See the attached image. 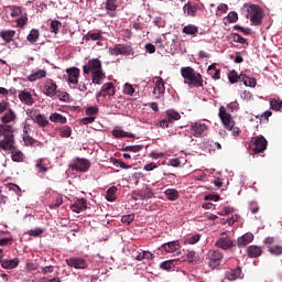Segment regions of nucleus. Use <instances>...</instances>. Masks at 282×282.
Here are the masks:
<instances>
[{"label":"nucleus","mask_w":282,"mask_h":282,"mask_svg":"<svg viewBox=\"0 0 282 282\" xmlns=\"http://www.w3.org/2000/svg\"><path fill=\"white\" fill-rule=\"evenodd\" d=\"M99 109L96 106H91L88 107L85 111L86 116L90 117V118H95V116H97Z\"/></svg>","instance_id":"nucleus-51"},{"label":"nucleus","mask_w":282,"mask_h":282,"mask_svg":"<svg viewBox=\"0 0 282 282\" xmlns=\"http://www.w3.org/2000/svg\"><path fill=\"white\" fill-rule=\"evenodd\" d=\"M191 133L194 138H204L208 133V126L206 123L196 122L191 124Z\"/></svg>","instance_id":"nucleus-11"},{"label":"nucleus","mask_w":282,"mask_h":282,"mask_svg":"<svg viewBox=\"0 0 282 282\" xmlns=\"http://www.w3.org/2000/svg\"><path fill=\"white\" fill-rule=\"evenodd\" d=\"M104 8L108 14V17H110V19H116V17H118V12H116V10H118V0H106V2L104 3Z\"/></svg>","instance_id":"nucleus-14"},{"label":"nucleus","mask_w":282,"mask_h":282,"mask_svg":"<svg viewBox=\"0 0 282 282\" xmlns=\"http://www.w3.org/2000/svg\"><path fill=\"white\" fill-rule=\"evenodd\" d=\"M180 259H173V260H166L160 263V269L161 270H171L172 268H175L177 265Z\"/></svg>","instance_id":"nucleus-33"},{"label":"nucleus","mask_w":282,"mask_h":282,"mask_svg":"<svg viewBox=\"0 0 282 282\" xmlns=\"http://www.w3.org/2000/svg\"><path fill=\"white\" fill-rule=\"evenodd\" d=\"M226 109H228V111H238L239 109V102L237 101H231L227 105V107H225Z\"/></svg>","instance_id":"nucleus-58"},{"label":"nucleus","mask_w":282,"mask_h":282,"mask_svg":"<svg viewBox=\"0 0 282 282\" xmlns=\"http://www.w3.org/2000/svg\"><path fill=\"white\" fill-rule=\"evenodd\" d=\"M198 10H202V8L197 3L192 4L191 2H188L183 7V12L187 14V17H197Z\"/></svg>","instance_id":"nucleus-21"},{"label":"nucleus","mask_w":282,"mask_h":282,"mask_svg":"<svg viewBox=\"0 0 282 282\" xmlns=\"http://www.w3.org/2000/svg\"><path fill=\"white\" fill-rule=\"evenodd\" d=\"M249 210L252 213V215H257L259 213V205L257 203H250Z\"/></svg>","instance_id":"nucleus-61"},{"label":"nucleus","mask_w":282,"mask_h":282,"mask_svg":"<svg viewBox=\"0 0 282 282\" xmlns=\"http://www.w3.org/2000/svg\"><path fill=\"white\" fill-rule=\"evenodd\" d=\"M247 254L250 259H258L263 254V249L259 246L251 245L247 248Z\"/></svg>","instance_id":"nucleus-23"},{"label":"nucleus","mask_w":282,"mask_h":282,"mask_svg":"<svg viewBox=\"0 0 282 282\" xmlns=\"http://www.w3.org/2000/svg\"><path fill=\"white\" fill-rule=\"evenodd\" d=\"M228 21H229V23H237V21H239V14H237V11L229 12Z\"/></svg>","instance_id":"nucleus-57"},{"label":"nucleus","mask_w":282,"mask_h":282,"mask_svg":"<svg viewBox=\"0 0 282 282\" xmlns=\"http://www.w3.org/2000/svg\"><path fill=\"white\" fill-rule=\"evenodd\" d=\"M56 89H57L56 83L51 82L50 84L45 85L44 94L52 98L56 95Z\"/></svg>","instance_id":"nucleus-34"},{"label":"nucleus","mask_w":282,"mask_h":282,"mask_svg":"<svg viewBox=\"0 0 282 282\" xmlns=\"http://www.w3.org/2000/svg\"><path fill=\"white\" fill-rule=\"evenodd\" d=\"M240 83H243L246 87H257V79L246 76V74H240Z\"/></svg>","instance_id":"nucleus-32"},{"label":"nucleus","mask_w":282,"mask_h":282,"mask_svg":"<svg viewBox=\"0 0 282 282\" xmlns=\"http://www.w3.org/2000/svg\"><path fill=\"white\" fill-rule=\"evenodd\" d=\"M29 235L30 237H41V235H43V229L42 228L31 229L29 230Z\"/></svg>","instance_id":"nucleus-60"},{"label":"nucleus","mask_w":282,"mask_h":282,"mask_svg":"<svg viewBox=\"0 0 282 282\" xmlns=\"http://www.w3.org/2000/svg\"><path fill=\"white\" fill-rule=\"evenodd\" d=\"M84 74H95L96 72H102V62L98 58L88 61V64L83 67Z\"/></svg>","instance_id":"nucleus-12"},{"label":"nucleus","mask_w":282,"mask_h":282,"mask_svg":"<svg viewBox=\"0 0 282 282\" xmlns=\"http://www.w3.org/2000/svg\"><path fill=\"white\" fill-rule=\"evenodd\" d=\"M269 252L274 254L275 257H281L282 254V246L275 245L269 248Z\"/></svg>","instance_id":"nucleus-49"},{"label":"nucleus","mask_w":282,"mask_h":282,"mask_svg":"<svg viewBox=\"0 0 282 282\" xmlns=\"http://www.w3.org/2000/svg\"><path fill=\"white\" fill-rule=\"evenodd\" d=\"M26 116L31 118L35 124L41 127V129H45V127L50 126V120H47V117H45V115H41L39 110L28 109Z\"/></svg>","instance_id":"nucleus-4"},{"label":"nucleus","mask_w":282,"mask_h":282,"mask_svg":"<svg viewBox=\"0 0 282 282\" xmlns=\"http://www.w3.org/2000/svg\"><path fill=\"white\" fill-rule=\"evenodd\" d=\"M234 43H240V45H248V40L241 36L239 33L231 34Z\"/></svg>","instance_id":"nucleus-44"},{"label":"nucleus","mask_w":282,"mask_h":282,"mask_svg":"<svg viewBox=\"0 0 282 282\" xmlns=\"http://www.w3.org/2000/svg\"><path fill=\"white\" fill-rule=\"evenodd\" d=\"M145 52H148V54H155V45L151 43L145 44Z\"/></svg>","instance_id":"nucleus-63"},{"label":"nucleus","mask_w":282,"mask_h":282,"mask_svg":"<svg viewBox=\"0 0 282 282\" xmlns=\"http://www.w3.org/2000/svg\"><path fill=\"white\" fill-rule=\"evenodd\" d=\"M162 248L165 250V252H176V254H181L180 252V242L177 241H171L162 246Z\"/></svg>","instance_id":"nucleus-25"},{"label":"nucleus","mask_w":282,"mask_h":282,"mask_svg":"<svg viewBox=\"0 0 282 282\" xmlns=\"http://www.w3.org/2000/svg\"><path fill=\"white\" fill-rule=\"evenodd\" d=\"M17 35V31L14 30H4L0 32V39L6 43H11L12 39Z\"/></svg>","instance_id":"nucleus-28"},{"label":"nucleus","mask_w":282,"mask_h":282,"mask_svg":"<svg viewBox=\"0 0 282 282\" xmlns=\"http://www.w3.org/2000/svg\"><path fill=\"white\" fill-rule=\"evenodd\" d=\"M216 248H220V250H230L235 248V240L228 237V231L221 232L218 240L215 242Z\"/></svg>","instance_id":"nucleus-10"},{"label":"nucleus","mask_w":282,"mask_h":282,"mask_svg":"<svg viewBox=\"0 0 282 282\" xmlns=\"http://www.w3.org/2000/svg\"><path fill=\"white\" fill-rule=\"evenodd\" d=\"M225 279L228 281H237V279H241V268L238 267L236 269H231L225 273Z\"/></svg>","instance_id":"nucleus-24"},{"label":"nucleus","mask_w":282,"mask_h":282,"mask_svg":"<svg viewBox=\"0 0 282 282\" xmlns=\"http://www.w3.org/2000/svg\"><path fill=\"white\" fill-rule=\"evenodd\" d=\"M72 171H79L80 173H87L91 169V162L87 159L76 158L73 163L69 164Z\"/></svg>","instance_id":"nucleus-9"},{"label":"nucleus","mask_w":282,"mask_h":282,"mask_svg":"<svg viewBox=\"0 0 282 282\" xmlns=\"http://www.w3.org/2000/svg\"><path fill=\"white\" fill-rule=\"evenodd\" d=\"M15 118H17V115L14 113V111L10 110L6 112V115L1 118V122L3 127H9L8 124H10V122H13Z\"/></svg>","instance_id":"nucleus-31"},{"label":"nucleus","mask_w":282,"mask_h":282,"mask_svg":"<svg viewBox=\"0 0 282 282\" xmlns=\"http://www.w3.org/2000/svg\"><path fill=\"white\" fill-rule=\"evenodd\" d=\"M123 94L127 96H133V94H135V88H133V85L127 83L123 86Z\"/></svg>","instance_id":"nucleus-50"},{"label":"nucleus","mask_w":282,"mask_h":282,"mask_svg":"<svg viewBox=\"0 0 282 282\" xmlns=\"http://www.w3.org/2000/svg\"><path fill=\"white\" fill-rule=\"evenodd\" d=\"M61 138H69L72 135V128L69 126H64L59 129Z\"/></svg>","instance_id":"nucleus-48"},{"label":"nucleus","mask_w":282,"mask_h":282,"mask_svg":"<svg viewBox=\"0 0 282 282\" xmlns=\"http://www.w3.org/2000/svg\"><path fill=\"white\" fill-rule=\"evenodd\" d=\"M132 198L134 199V202H138V199L144 200V195L142 193V189L133 191L132 192Z\"/></svg>","instance_id":"nucleus-56"},{"label":"nucleus","mask_w":282,"mask_h":282,"mask_svg":"<svg viewBox=\"0 0 282 282\" xmlns=\"http://www.w3.org/2000/svg\"><path fill=\"white\" fill-rule=\"evenodd\" d=\"M10 10H11V17L14 19L17 17H21V7H17V6H13V7H10Z\"/></svg>","instance_id":"nucleus-54"},{"label":"nucleus","mask_w":282,"mask_h":282,"mask_svg":"<svg viewBox=\"0 0 282 282\" xmlns=\"http://www.w3.org/2000/svg\"><path fill=\"white\" fill-rule=\"evenodd\" d=\"M93 74V84L94 85H100L101 80H105V78H107V75H105V73L102 70H98L96 73H91Z\"/></svg>","instance_id":"nucleus-36"},{"label":"nucleus","mask_w":282,"mask_h":282,"mask_svg":"<svg viewBox=\"0 0 282 282\" xmlns=\"http://www.w3.org/2000/svg\"><path fill=\"white\" fill-rule=\"evenodd\" d=\"M135 219L134 214L126 215L121 217V223L126 224V226H129L133 220Z\"/></svg>","instance_id":"nucleus-53"},{"label":"nucleus","mask_w":282,"mask_h":282,"mask_svg":"<svg viewBox=\"0 0 282 282\" xmlns=\"http://www.w3.org/2000/svg\"><path fill=\"white\" fill-rule=\"evenodd\" d=\"M118 193V187L111 186L108 188L106 194L107 202H116V194Z\"/></svg>","instance_id":"nucleus-41"},{"label":"nucleus","mask_w":282,"mask_h":282,"mask_svg":"<svg viewBox=\"0 0 282 282\" xmlns=\"http://www.w3.org/2000/svg\"><path fill=\"white\" fill-rule=\"evenodd\" d=\"M65 261L69 268H75V270H87L88 264L86 259L73 257Z\"/></svg>","instance_id":"nucleus-13"},{"label":"nucleus","mask_w":282,"mask_h":282,"mask_svg":"<svg viewBox=\"0 0 282 282\" xmlns=\"http://www.w3.org/2000/svg\"><path fill=\"white\" fill-rule=\"evenodd\" d=\"M165 91L166 87H164V79H162V77H156L155 87L153 89L155 98H162Z\"/></svg>","instance_id":"nucleus-17"},{"label":"nucleus","mask_w":282,"mask_h":282,"mask_svg":"<svg viewBox=\"0 0 282 282\" xmlns=\"http://www.w3.org/2000/svg\"><path fill=\"white\" fill-rule=\"evenodd\" d=\"M141 149H143L142 145H127L122 148V151H130L131 153H140Z\"/></svg>","instance_id":"nucleus-52"},{"label":"nucleus","mask_w":282,"mask_h":282,"mask_svg":"<svg viewBox=\"0 0 282 282\" xmlns=\"http://www.w3.org/2000/svg\"><path fill=\"white\" fill-rule=\"evenodd\" d=\"M9 191H13V193L21 195V187L17 184H9Z\"/></svg>","instance_id":"nucleus-62"},{"label":"nucleus","mask_w":282,"mask_h":282,"mask_svg":"<svg viewBox=\"0 0 282 282\" xmlns=\"http://www.w3.org/2000/svg\"><path fill=\"white\" fill-rule=\"evenodd\" d=\"M164 195L166 199H169L170 202H175L180 199V192L175 188L165 189Z\"/></svg>","instance_id":"nucleus-29"},{"label":"nucleus","mask_w":282,"mask_h":282,"mask_svg":"<svg viewBox=\"0 0 282 282\" xmlns=\"http://www.w3.org/2000/svg\"><path fill=\"white\" fill-rule=\"evenodd\" d=\"M68 75V83L72 85H78V78L80 77V69L77 67H70L66 69Z\"/></svg>","instance_id":"nucleus-18"},{"label":"nucleus","mask_w":282,"mask_h":282,"mask_svg":"<svg viewBox=\"0 0 282 282\" xmlns=\"http://www.w3.org/2000/svg\"><path fill=\"white\" fill-rule=\"evenodd\" d=\"M19 258H13L11 260H3L1 262V268H3L4 270H14V268L19 267Z\"/></svg>","instance_id":"nucleus-26"},{"label":"nucleus","mask_w":282,"mask_h":282,"mask_svg":"<svg viewBox=\"0 0 282 282\" xmlns=\"http://www.w3.org/2000/svg\"><path fill=\"white\" fill-rule=\"evenodd\" d=\"M265 149H268V140L264 137H254L252 151L254 153H263Z\"/></svg>","instance_id":"nucleus-15"},{"label":"nucleus","mask_w":282,"mask_h":282,"mask_svg":"<svg viewBox=\"0 0 282 282\" xmlns=\"http://www.w3.org/2000/svg\"><path fill=\"white\" fill-rule=\"evenodd\" d=\"M111 56H133L135 52L129 44H117L115 47L109 48Z\"/></svg>","instance_id":"nucleus-6"},{"label":"nucleus","mask_w":282,"mask_h":282,"mask_svg":"<svg viewBox=\"0 0 282 282\" xmlns=\"http://www.w3.org/2000/svg\"><path fill=\"white\" fill-rule=\"evenodd\" d=\"M183 34H187L188 36H197L199 32V28L195 24H188L182 29Z\"/></svg>","instance_id":"nucleus-30"},{"label":"nucleus","mask_w":282,"mask_h":282,"mask_svg":"<svg viewBox=\"0 0 282 282\" xmlns=\"http://www.w3.org/2000/svg\"><path fill=\"white\" fill-rule=\"evenodd\" d=\"M181 76L184 78V84L188 85V87H194L196 89L204 87V76L191 66L182 67Z\"/></svg>","instance_id":"nucleus-2"},{"label":"nucleus","mask_w":282,"mask_h":282,"mask_svg":"<svg viewBox=\"0 0 282 282\" xmlns=\"http://www.w3.org/2000/svg\"><path fill=\"white\" fill-rule=\"evenodd\" d=\"M48 120H51V122H59V124H66L67 123V118L61 113H52L48 117Z\"/></svg>","instance_id":"nucleus-35"},{"label":"nucleus","mask_w":282,"mask_h":282,"mask_svg":"<svg viewBox=\"0 0 282 282\" xmlns=\"http://www.w3.org/2000/svg\"><path fill=\"white\" fill-rule=\"evenodd\" d=\"M84 41H102V34H100V32H88L86 35H84Z\"/></svg>","instance_id":"nucleus-40"},{"label":"nucleus","mask_w":282,"mask_h":282,"mask_svg":"<svg viewBox=\"0 0 282 282\" xmlns=\"http://www.w3.org/2000/svg\"><path fill=\"white\" fill-rule=\"evenodd\" d=\"M199 239H202V235L196 234L192 237L186 238L185 243H188L189 246H195V243L199 242Z\"/></svg>","instance_id":"nucleus-47"},{"label":"nucleus","mask_w":282,"mask_h":282,"mask_svg":"<svg viewBox=\"0 0 282 282\" xmlns=\"http://www.w3.org/2000/svg\"><path fill=\"white\" fill-rule=\"evenodd\" d=\"M45 76H47V70L40 69L29 75L26 78L29 83H35V80H41V78H45Z\"/></svg>","instance_id":"nucleus-27"},{"label":"nucleus","mask_w":282,"mask_h":282,"mask_svg":"<svg viewBox=\"0 0 282 282\" xmlns=\"http://www.w3.org/2000/svg\"><path fill=\"white\" fill-rule=\"evenodd\" d=\"M165 113H166V117L160 121V127H162V129H169V127H173V122L182 118L180 112H177L174 109H169L166 110Z\"/></svg>","instance_id":"nucleus-8"},{"label":"nucleus","mask_w":282,"mask_h":282,"mask_svg":"<svg viewBox=\"0 0 282 282\" xmlns=\"http://www.w3.org/2000/svg\"><path fill=\"white\" fill-rule=\"evenodd\" d=\"M70 210H73V213H77V214L87 210V199H85V198L77 199L70 206Z\"/></svg>","instance_id":"nucleus-19"},{"label":"nucleus","mask_w":282,"mask_h":282,"mask_svg":"<svg viewBox=\"0 0 282 282\" xmlns=\"http://www.w3.org/2000/svg\"><path fill=\"white\" fill-rule=\"evenodd\" d=\"M59 206H63V197L62 196H56L53 202L50 204V208L52 210L59 208Z\"/></svg>","instance_id":"nucleus-45"},{"label":"nucleus","mask_w":282,"mask_h":282,"mask_svg":"<svg viewBox=\"0 0 282 282\" xmlns=\"http://www.w3.org/2000/svg\"><path fill=\"white\" fill-rule=\"evenodd\" d=\"M0 138H3L0 140V149L11 152L12 162H24L25 154L14 147V131L12 130V126L0 124Z\"/></svg>","instance_id":"nucleus-1"},{"label":"nucleus","mask_w":282,"mask_h":282,"mask_svg":"<svg viewBox=\"0 0 282 282\" xmlns=\"http://www.w3.org/2000/svg\"><path fill=\"white\" fill-rule=\"evenodd\" d=\"M208 265L212 270H215L221 265L224 261V253L219 250H210L207 253Z\"/></svg>","instance_id":"nucleus-7"},{"label":"nucleus","mask_w":282,"mask_h":282,"mask_svg":"<svg viewBox=\"0 0 282 282\" xmlns=\"http://www.w3.org/2000/svg\"><path fill=\"white\" fill-rule=\"evenodd\" d=\"M41 36V33L39 32V30L36 29H32L30 31V34L26 36V41H29V43H36V41H39V37Z\"/></svg>","instance_id":"nucleus-37"},{"label":"nucleus","mask_w":282,"mask_h":282,"mask_svg":"<svg viewBox=\"0 0 282 282\" xmlns=\"http://www.w3.org/2000/svg\"><path fill=\"white\" fill-rule=\"evenodd\" d=\"M112 135L113 138H134L133 133H129L120 129L112 130Z\"/></svg>","instance_id":"nucleus-38"},{"label":"nucleus","mask_w":282,"mask_h":282,"mask_svg":"<svg viewBox=\"0 0 282 282\" xmlns=\"http://www.w3.org/2000/svg\"><path fill=\"white\" fill-rule=\"evenodd\" d=\"M18 98L24 105H28V107H32V105H34V97H32V93L30 91L21 90Z\"/></svg>","instance_id":"nucleus-22"},{"label":"nucleus","mask_w":282,"mask_h":282,"mask_svg":"<svg viewBox=\"0 0 282 282\" xmlns=\"http://www.w3.org/2000/svg\"><path fill=\"white\" fill-rule=\"evenodd\" d=\"M218 117L221 120L225 129H227V131H232L235 127V120L232 119V115L228 112V109H226L225 106L219 107Z\"/></svg>","instance_id":"nucleus-5"},{"label":"nucleus","mask_w":282,"mask_h":282,"mask_svg":"<svg viewBox=\"0 0 282 282\" xmlns=\"http://www.w3.org/2000/svg\"><path fill=\"white\" fill-rule=\"evenodd\" d=\"M195 254H196L195 251L187 252L186 257L189 263H197V257Z\"/></svg>","instance_id":"nucleus-59"},{"label":"nucleus","mask_w":282,"mask_h":282,"mask_svg":"<svg viewBox=\"0 0 282 282\" xmlns=\"http://www.w3.org/2000/svg\"><path fill=\"white\" fill-rule=\"evenodd\" d=\"M141 191L143 193V199H151L153 197V189H151V187H145Z\"/></svg>","instance_id":"nucleus-55"},{"label":"nucleus","mask_w":282,"mask_h":282,"mask_svg":"<svg viewBox=\"0 0 282 282\" xmlns=\"http://www.w3.org/2000/svg\"><path fill=\"white\" fill-rule=\"evenodd\" d=\"M155 169H158V163H149L147 165H144L143 170L144 171H155Z\"/></svg>","instance_id":"nucleus-64"},{"label":"nucleus","mask_w":282,"mask_h":282,"mask_svg":"<svg viewBox=\"0 0 282 282\" xmlns=\"http://www.w3.org/2000/svg\"><path fill=\"white\" fill-rule=\"evenodd\" d=\"M107 98V96H116V87H113V83H106L102 85L101 90L97 93L96 97Z\"/></svg>","instance_id":"nucleus-16"},{"label":"nucleus","mask_w":282,"mask_h":282,"mask_svg":"<svg viewBox=\"0 0 282 282\" xmlns=\"http://www.w3.org/2000/svg\"><path fill=\"white\" fill-rule=\"evenodd\" d=\"M228 80L231 85H235V83H239V80H241V75H239L237 70H231L228 73Z\"/></svg>","instance_id":"nucleus-42"},{"label":"nucleus","mask_w":282,"mask_h":282,"mask_svg":"<svg viewBox=\"0 0 282 282\" xmlns=\"http://www.w3.org/2000/svg\"><path fill=\"white\" fill-rule=\"evenodd\" d=\"M247 9V19L250 20L251 25H261L263 23V9L259 4H245Z\"/></svg>","instance_id":"nucleus-3"},{"label":"nucleus","mask_w":282,"mask_h":282,"mask_svg":"<svg viewBox=\"0 0 282 282\" xmlns=\"http://www.w3.org/2000/svg\"><path fill=\"white\" fill-rule=\"evenodd\" d=\"M253 240L254 235H252L251 232H247L237 239V246L238 248H246V246H248V243H252Z\"/></svg>","instance_id":"nucleus-20"},{"label":"nucleus","mask_w":282,"mask_h":282,"mask_svg":"<svg viewBox=\"0 0 282 282\" xmlns=\"http://www.w3.org/2000/svg\"><path fill=\"white\" fill-rule=\"evenodd\" d=\"M62 25H63V24L61 23V21H58V20H53V21H51V23H50V30H51V32H53V34H58V32H59Z\"/></svg>","instance_id":"nucleus-43"},{"label":"nucleus","mask_w":282,"mask_h":282,"mask_svg":"<svg viewBox=\"0 0 282 282\" xmlns=\"http://www.w3.org/2000/svg\"><path fill=\"white\" fill-rule=\"evenodd\" d=\"M35 167L39 170V173H47V171H50L47 163H45V159L37 160Z\"/></svg>","instance_id":"nucleus-39"},{"label":"nucleus","mask_w":282,"mask_h":282,"mask_svg":"<svg viewBox=\"0 0 282 282\" xmlns=\"http://www.w3.org/2000/svg\"><path fill=\"white\" fill-rule=\"evenodd\" d=\"M281 108H282L281 100H278V99L270 100V109H272V111H281Z\"/></svg>","instance_id":"nucleus-46"}]
</instances>
